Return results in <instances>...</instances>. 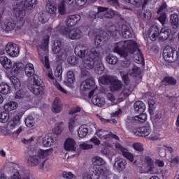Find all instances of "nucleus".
Segmentation results:
<instances>
[{
  "label": "nucleus",
  "instance_id": "a211bd4d",
  "mask_svg": "<svg viewBox=\"0 0 179 179\" xmlns=\"http://www.w3.org/2000/svg\"><path fill=\"white\" fill-rule=\"evenodd\" d=\"M171 34V29L167 27L162 28L159 32L160 41H166Z\"/></svg>",
  "mask_w": 179,
  "mask_h": 179
},
{
  "label": "nucleus",
  "instance_id": "f704fd0d",
  "mask_svg": "<svg viewBox=\"0 0 179 179\" xmlns=\"http://www.w3.org/2000/svg\"><path fill=\"white\" fill-rule=\"evenodd\" d=\"M89 132V129L86 127V125H82L79 127L78 130V135L79 138H85L86 135H87Z\"/></svg>",
  "mask_w": 179,
  "mask_h": 179
},
{
  "label": "nucleus",
  "instance_id": "5701e85b",
  "mask_svg": "<svg viewBox=\"0 0 179 179\" xmlns=\"http://www.w3.org/2000/svg\"><path fill=\"white\" fill-rule=\"evenodd\" d=\"M134 108L137 114H143V113H145V110H146V106L143 102L138 101L134 104Z\"/></svg>",
  "mask_w": 179,
  "mask_h": 179
},
{
  "label": "nucleus",
  "instance_id": "5fc2aeb1",
  "mask_svg": "<svg viewBox=\"0 0 179 179\" xmlns=\"http://www.w3.org/2000/svg\"><path fill=\"white\" fill-rule=\"evenodd\" d=\"M38 19L41 23H46L47 20H48L45 17V14H44V11L38 13Z\"/></svg>",
  "mask_w": 179,
  "mask_h": 179
},
{
  "label": "nucleus",
  "instance_id": "412c9836",
  "mask_svg": "<svg viewBox=\"0 0 179 179\" xmlns=\"http://www.w3.org/2000/svg\"><path fill=\"white\" fill-rule=\"evenodd\" d=\"M125 166H127V161L122 158H116L114 163V167L117 169L118 171H122L125 170Z\"/></svg>",
  "mask_w": 179,
  "mask_h": 179
},
{
  "label": "nucleus",
  "instance_id": "9b49d317",
  "mask_svg": "<svg viewBox=\"0 0 179 179\" xmlns=\"http://www.w3.org/2000/svg\"><path fill=\"white\" fill-rule=\"evenodd\" d=\"M131 132L135 136H149L152 132V127L150 126L137 127L131 130Z\"/></svg>",
  "mask_w": 179,
  "mask_h": 179
},
{
  "label": "nucleus",
  "instance_id": "a19ab883",
  "mask_svg": "<svg viewBox=\"0 0 179 179\" xmlns=\"http://www.w3.org/2000/svg\"><path fill=\"white\" fill-rule=\"evenodd\" d=\"M106 62L109 64L110 65H115L117 62H118V58L116 56H114L113 55H108L106 58Z\"/></svg>",
  "mask_w": 179,
  "mask_h": 179
},
{
  "label": "nucleus",
  "instance_id": "39448f33",
  "mask_svg": "<svg viewBox=\"0 0 179 179\" xmlns=\"http://www.w3.org/2000/svg\"><path fill=\"white\" fill-rule=\"evenodd\" d=\"M50 43V36L45 35L43 36V41L40 45V48H38V52L39 58L43 66L47 69L50 68V60L48 59V44Z\"/></svg>",
  "mask_w": 179,
  "mask_h": 179
},
{
  "label": "nucleus",
  "instance_id": "4c0bfd02",
  "mask_svg": "<svg viewBox=\"0 0 179 179\" xmlns=\"http://www.w3.org/2000/svg\"><path fill=\"white\" fill-rule=\"evenodd\" d=\"M95 71L98 73V75H101L104 71V65L101 63V60H97L95 63Z\"/></svg>",
  "mask_w": 179,
  "mask_h": 179
},
{
  "label": "nucleus",
  "instance_id": "b1692460",
  "mask_svg": "<svg viewBox=\"0 0 179 179\" xmlns=\"http://www.w3.org/2000/svg\"><path fill=\"white\" fill-rule=\"evenodd\" d=\"M98 11L92 15V19H96V17H99V19H103L106 17V12L108 10V8L106 7H97Z\"/></svg>",
  "mask_w": 179,
  "mask_h": 179
},
{
  "label": "nucleus",
  "instance_id": "c03bdc74",
  "mask_svg": "<svg viewBox=\"0 0 179 179\" xmlns=\"http://www.w3.org/2000/svg\"><path fill=\"white\" fill-rule=\"evenodd\" d=\"M149 113L150 115L153 114V110L156 108V101L153 99H148Z\"/></svg>",
  "mask_w": 179,
  "mask_h": 179
},
{
  "label": "nucleus",
  "instance_id": "e2e57ef3",
  "mask_svg": "<svg viewBox=\"0 0 179 179\" xmlns=\"http://www.w3.org/2000/svg\"><path fill=\"white\" fill-rule=\"evenodd\" d=\"M157 150L161 157H166V148L164 147L159 146L157 147Z\"/></svg>",
  "mask_w": 179,
  "mask_h": 179
},
{
  "label": "nucleus",
  "instance_id": "864d4df0",
  "mask_svg": "<svg viewBox=\"0 0 179 179\" xmlns=\"http://www.w3.org/2000/svg\"><path fill=\"white\" fill-rule=\"evenodd\" d=\"M24 122L28 128H32L34 126V120H33V117H27Z\"/></svg>",
  "mask_w": 179,
  "mask_h": 179
},
{
  "label": "nucleus",
  "instance_id": "e433bc0d",
  "mask_svg": "<svg viewBox=\"0 0 179 179\" xmlns=\"http://www.w3.org/2000/svg\"><path fill=\"white\" fill-rule=\"evenodd\" d=\"M177 83V80L173 77H165L162 80V84L164 86H169V85L173 86Z\"/></svg>",
  "mask_w": 179,
  "mask_h": 179
},
{
  "label": "nucleus",
  "instance_id": "393cba45",
  "mask_svg": "<svg viewBox=\"0 0 179 179\" xmlns=\"http://www.w3.org/2000/svg\"><path fill=\"white\" fill-rule=\"evenodd\" d=\"M25 75L27 78H31V76H36L34 75V66L31 63H27L24 68Z\"/></svg>",
  "mask_w": 179,
  "mask_h": 179
},
{
  "label": "nucleus",
  "instance_id": "473e14b6",
  "mask_svg": "<svg viewBox=\"0 0 179 179\" xmlns=\"http://www.w3.org/2000/svg\"><path fill=\"white\" fill-rule=\"evenodd\" d=\"M3 108L5 111L9 113V111H13V110H16L17 108V103L15 101H10L5 103Z\"/></svg>",
  "mask_w": 179,
  "mask_h": 179
},
{
  "label": "nucleus",
  "instance_id": "f3484780",
  "mask_svg": "<svg viewBox=\"0 0 179 179\" xmlns=\"http://www.w3.org/2000/svg\"><path fill=\"white\" fill-rule=\"evenodd\" d=\"M80 20V15H69L68 18L66 20L67 26L69 27H72L73 26H76L77 23H79V21Z\"/></svg>",
  "mask_w": 179,
  "mask_h": 179
},
{
  "label": "nucleus",
  "instance_id": "f257e3e1",
  "mask_svg": "<svg viewBox=\"0 0 179 179\" xmlns=\"http://www.w3.org/2000/svg\"><path fill=\"white\" fill-rule=\"evenodd\" d=\"M115 52H117L118 55L127 60H129L132 54H134V58L137 64L145 62L142 50L139 49L138 43L133 40L117 43L115 45Z\"/></svg>",
  "mask_w": 179,
  "mask_h": 179
},
{
  "label": "nucleus",
  "instance_id": "a18cd8bd",
  "mask_svg": "<svg viewBox=\"0 0 179 179\" xmlns=\"http://www.w3.org/2000/svg\"><path fill=\"white\" fill-rule=\"evenodd\" d=\"M92 163L94 166H103L104 163V159L100 157H94L92 158Z\"/></svg>",
  "mask_w": 179,
  "mask_h": 179
},
{
  "label": "nucleus",
  "instance_id": "ea45409f",
  "mask_svg": "<svg viewBox=\"0 0 179 179\" xmlns=\"http://www.w3.org/2000/svg\"><path fill=\"white\" fill-rule=\"evenodd\" d=\"M92 101L94 106H97L98 107H103L105 104L104 100L96 95L93 96Z\"/></svg>",
  "mask_w": 179,
  "mask_h": 179
},
{
  "label": "nucleus",
  "instance_id": "cd10ccee",
  "mask_svg": "<svg viewBox=\"0 0 179 179\" xmlns=\"http://www.w3.org/2000/svg\"><path fill=\"white\" fill-rule=\"evenodd\" d=\"M169 23L173 29H178L179 26V15L177 13L171 14L170 15Z\"/></svg>",
  "mask_w": 179,
  "mask_h": 179
},
{
  "label": "nucleus",
  "instance_id": "7ed1b4c3",
  "mask_svg": "<svg viewBox=\"0 0 179 179\" xmlns=\"http://www.w3.org/2000/svg\"><path fill=\"white\" fill-rule=\"evenodd\" d=\"M32 153H36V155H31L27 157V162L30 166H38L40 170L44 169L45 162H47V155L48 152L44 150H37L36 148H31Z\"/></svg>",
  "mask_w": 179,
  "mask_h": 179
},
{
  "label": "nucleus",
  "instance_id": "2eb2a0df",
  "mask_svg": "<svg viewBox=\"0 0 179 179\" xmlns=\"http://www.w3.org/2000/svg\"><path fill=\"white\" fill-rule=\"evenodd\" d=\"M115 148L122 152L123 156L126 157V159H128L130 162H134V155L129 152L127 148H123L120 143H115Z\"/></svg>",
  "mask_w": 179,
  "mask_h": 179
},
{
  "label": "nucleus",
  "instance_id": "f8f14e48",
  "mask_svg": "<svg viewBox=\"0 0 179 179\" xmlns=\"http://www.w3.org/2000/svg\"><path fill=\"white\" fill-rule=\"evenodd\" d=\"M7 54L10 55V57H17L19 55V53L20 52V48H19V45L10 42L6 45L5 48Z\"/></svg>",
  "mask_w": 179,
  "mask_h": 179
},
{
  "label": "nucleus",
  "instance_id": "f03ea898",
  "mask_svg": "<svg viewBox=\"0 0 179 179\" xmlns=\"http://www.w3.org/2000/svg\"><path fill=\"white\" fill-rule=\"evenodd\" d=\"M14 14L17 17V23L12 18H6L1 23V29L3 31L9 33L15 30L17 26V29L20 30L23 27V3H17L14 8Z\"/></svg>",
  "mask_w": 179,
  "mask_h": 179
},
{
  "label": "nucleus",
  "instance_id": "6e6552de",
  "mask_svg": "<svg viewBox=\"0 0 179 179\" xmlns=\"http://www.w3.org/2000/svg\"><path fill=\"white\" fill-rule=\"evenodd\" d=\"M23 117V113H18L15 115L8 124V129L11 134L15 135H19L23 131L22 126L19 127L22 123V117Z\"/></svg>",
  "mask_w": 179,
  "mask_h": 179
},
{
  "label": "nucleus",
  "instance_id": "338daca9",
  "mask_svg": "<svg viewBox=\"0 0 179 179\" xmlns=\"http://www.w3.org/2000/svg\"><path fill=\"white\" fill-rule=\"evenodd\" d=\"M31 173L28 169H24L23 171V179H31Z\"/></svg>",
  "mask_w": 179,
  "mask_h": 179
},
{
  "label": "nucleus",
  "instance_id": "9d476101",
  "mask_svg": "<svg viewBox=\"0 0 179 179\" xmlns=\"http://www.w3.org/2000/svg\"><path fill=\"white\" fill-rule=\"evenodd\" d=\"M178 52L174 48L166 46L163 51V58L165 59L166 62L171 64L173 62H176L178 59Z\"/></svg>",
  "mask_w": 179,
  "mask_h": 179
},
{
  "label": "nucleus",
  "instance_id": "c85d7f7f",
  "mask_svg": "<svg viewBox=\"0 0 179 179\" xmlns=\"http://www.w3.org/2000/svg\"><path fill=\"white\" fill-rule=\"evenodd\" d=\"M66 80L64 83H66L67 86H71L72 84L75 83L76 79L75 78V73L72 71H69L66 73Z\"/></svg>",
  "mask_w": 179,
  "mask_h": 179
},
{
  "label": "nucleus",
  "instance_id": "680f3d73",
  "mask_svg": "<svg viewBox=\"0 0 179 179\" xmlns=\"http://www.w3.org/2000/svg\"><path fill=\"white\" fill-rule=\"evenodd\" d=\"M133 148L136 150L137 152H143V145L141 144L140 143H136L133 144Z\"/></svg>",
  "mask_w": 179,
  "mask_h": 179
},
{
  "label": "nucleus",
  "instance_id": "4d7b16f0",
  "mask_svg": "<svg viewBox=\"0 0 179 179\" xmlns=\"http://www.w3.org/2000/svg\"><path fill=\"white\" fill-rule=\"evenodd\" d=\"M58 12L60 15H65L66 13V8H65V3L61 2L59 4Z\"/></svg>",
  "mask_w": 179,
  "mask_h": 179
},
{
  "label": "nucleus",
  "instance_id": "423d86ee",
  "mask_svg": "<svg viewBox=\"0 0 179 179\" xmlns=\"http://www.w3.org/2000/svg\"><path fill=\"white\" fill-rule=\"evenodd\" d=\"M99 82L102 85H110L111 92H118L122 87V83L116 76H103L99 78Z\"/></svg>",
  "mask_w": 179,
  "mask_h": 179
},
{
  "label": "nucleus",
  "instance_id": "bb28decb",
  "mask_svg": "<svg viewBox=\"0 0 179 179\" xmlns=\"http://www.w3.org/2000/svg\"><path fill=\"white\" fill-rule=\"evenodd\" d=\"M21 71H23V63L22 62H14L13 66L11 67V73L17 75V73H20Z\"/></svg>",
  "mask_w": 179,
  "mask_h": 179
},
{
  "label": "nucleus",
  "instance_id": "79ce46f5",
  "mask_svg": "<svg viewBox=\"0 0 179 179\" xmlns=\"http://www.w3.org/2000/svg\"><path fill=\"white\" fill-rule=\"evenodd\" d=\"M129 73L131 76H134V78H136L138 76L139 79H141V69L139 67L134 66L132 69L130 70Z\"/></svg>",
  "mask_w": 179,
  "mask_h": 179
},
{
  "label": "nucleus",
  "instance_id": "6e6d98bb",
  "mask_svg": "<svg viewBox=\"0 0 179 179\" xmlns=\"http://www.w3.org/2000/svg\"><path fill=\"white\" fill-rule=\"evenodd\" d=\"M139 115L135 117V120L138 121V122H145L147 119L146 114L145 113H138Z\"/></svg>",
  "mask_w": 179,
  "mask_h": 179
},
{
  "label": "nucleus",
  "instance_id": "1a4fd4ad",
  "mask_svg": "<svg viewBox=\"0 0 179 179\" xmlns=\"http://www.w3.org/2000/svg\"><path fill=\"white\" fill-rule=\"evenodd\" d=\"M80 92H87L91 90L89 93V99L93 97L94 92L97 90V87L96 86V82L93 78H90L83 81L80 85Z\"/></svg>",
  "mask_w": 179,
  "mask_h": 179
},
{
  "label": "nucleus",
  "instance_id": "de8ad7c7",
  "mask_svg": "<svg viewBox=\"0 0 179 179\" xmlns=\"http://www.w3.org/2000/svg\"><path fill=\"white\" fill-rule=\"evenodd\" d=\"M100 178V173H94L89 175V173H84L83 175V179H99Z\"/></svg>",
  "mask_w": 179,
  "mask_h": 179
},
{
  "label": "nucleus",
  "instance_id": "6ab92c4d",
  "mask_svg": "<svg viewBox=\"0 0 179 179\" xmlns=\"http://www.w3.org/2000/svg\"><path fill=\"white\" fill-rule=\"evenodd\" d=\"M76 143L72 138H68L64 143V149L65 150H68L69 152H76V147L75 146Z\"/></svg>",
  "mask_w": 179,
  "mask_h": 179
},
{
  "label": "nucleus",
  "instance_id": "72a5a7b5",
  "mask_svg": "<svg viewBox=\"0 0 179 179\" xmlns=\"http://www.w3.org/2000/svg\"><path fill=\"white\" fill-rule=\"evenodd\" d=\"M122 34L124 38H131V37H132V33L131 32V29L127 25H122Z\"/></svg>",
  "mask_w": 179,
  "mask_h": 179
},
{
  "label": "nucleus",
  "instance_id": "0eeeda50",
  "mask_svg": "<svg viewBox=\"0 0 179 179\" xmlns=\"http://www.w3.org/2000/svg\"><path fill=\"white\" fill-rule=\"evenodd\" d=\"M43 80L41 77L38 76H34L32 80H28V83L27 85V88L31 93L35 96H38L43 93Z\"/></svg>",
  "mask_w": 179,
  "mask_h": 179
},
{
  "label": "nucleus",
  "instance_id": "a878e982",
  "mask_svg": "<svg viewBox=\"0 0 179 179\" xmlns=\"http://www.w3.org/2000/svg\"><path fill=\"white\" fill-rule=\"evenodd\" d=\"M62 110V103L61 102V100H59V98H55L53 104H52V113H56L57 114L58 113H61V110Z\"/></svg>",
  "mask_w": 179,
  "mask_h": 179
},
{
  "label": "nucleus",
  "instance_id": "58836bf2",
  "mask_svg": "<svg viewBox=\"0 0 179 179\" xmlns=\"http://www.w3.org/2000/svg\"><path fill=\"white\" fill-rule=\"evenodd\" d=\"M96 135H97V136H99L100 139H108V138H110V134H108V131L103 129L96 130Z\"/></svg>",
  "mask_w": 179,
  "mask_h": 179
},
{
  "label": "nucleus",
  "instance_id": "8fccbe9b",
  "mask_svg": "<svg viewBox=\"0 0 179 179\" xmlns=\"http://www.w3.org/2000/svg\"><path fill=\"white\" fill-rule=\"evenodd\" d=\"M64 122H61L56 124V127L54 129V132L56 135H60L62 133Z\"/></svg>",
  "mask_w": 179,
  "mask_h": 179
},
{
  "label": "nucleus",
  "instance_id": "aec40b11",
  "mask_svg": "<svg viewBox=\"0 0 179 179\" xmlns=\"http://www.w3.org/2000/svg\"><path fill=\"white\" fill-rule=\"evenodd\" d=\"M37 3V0H24L23 10L25 12H31L34 8V5Z\"/></svg>",
  "mask_w": 179,
  "mask_h": 179
},
{
  "label": "nucleus",
  "instance_id": "bf43d9fd",
  "mask_svg": "<svg viewBox=\"0 0 179 179\" xmlns=\"http://www.w3.org/2000/svg\"><path fill=\"white\" fill-rule=\"evenodd\" d=\"M143 19H144V20H150V19H152V12L149 10H146L143 14Z\"/></svg>",
  "mask_w": 179,
  "mask_h": 179
},
{
  "label": "nucleus",
  "instance_id": "3c124183",
  "mask_svg": "<svg viewBox=\"0 0 179 179\" xmlns=\"http://www.w3.org/2000/svg\"><path fill=\"white\" fill-rule=\"evenodd\" d=\"M0 121L3 124L8 122L9 121V113L6 112L0 113Z\"/></svg>",
  "mask_w": 179,
  "mask_h": 179
},
{
  "label": "nucleus",
  "instance_id": "ddd939ff",
  "mask_svg": "<svg viewBox=\"0 0 179 179\" xmlns=\"http://www.w3.org/2000/svg\"><path fill=\"white\" fill-rule=\"evenodd\" d=\"M64 34L68 36L71 40H79L82 37V31L78 28L70 29L69 28H65Z\"/></svg>",
  "mask_w": 179,
  "mask_h": 179
},
{
  "label": "nucleus",
  "instance_id": "603ef678",
  "mask_svg": "<svg viewBox=\"0 0 179 179\" xmlns=\"http://www.w3.org/2000/svg\"><path fill=\"white\" fill-rule=\"evenodd\" d=\"M55 76L57 80H59V81L62 80V68L57 67L55 71Z\"/></svg>",
  "mask_w": 179,
  "mask_h": 179
},
{
  "label": "nucleus",
  "instance_id": "37998d69",
  "mask_svg": "<svg viewBox=\"0 0 179 179\" xmlns=\"http://www.w3.org/2000/svg\"><path fill=\"white\" fill-rule=\"evenodd\" d=\"M10 80L13 84V85L14 86V89L15 90L20 89L21 84L19 78H17L16 76H12L10 78Z\"/></svg>",
  "mask_w": 179,
  "mask_h": 179
},
{
  "label": "nucleus",
  "instance_id": "20e7f679",
  "mask_svg": "<svg viewBox=\"0 0 179 179\" xmlns=\"http://www.w3.org/2000/svg\"><path fill=\"white\" fill-rule=\"evenodd\" d=\"M75 54L80 58H83V64L85 69H93L96 65V62L93 57L87 55V48L86 46L78 45L75 48Z\"/></svg>",
  "mask_w": 179,
  "mask_h": 179
},
{
  "label": "nucleus",
  "instance_id": "2f4dec72",
  "mask_svg": "<svg viewBox=\"0 0 179 179\" xmlns=\"http://www.w3.org/2000/svg\"><path fill=\"white\" fill-rule=\"evenodd\" d=\"M150 38L152 41H156L157 37H159V28L157 27H152L150 29Z\"/></svg>",
  "mask_w": 179,
  "mask_h": 179
},
{
  "label": "nucleus",
  "instance_id": "09e8293b",
  "mask_svg": "<svg viewBox=\"0 0 179 179\" xmlns=\"http://www.w3.org/2000/svg\"><path fill=\"white\" fill-rule=\"evenodd\" d=\"M46 10L48 13L54 15L57 12V7L54 6V3H46Z\"/></svg>",
  "mask_w": 179,
  "mask_h": 179
},
{
  "label": "nucleus",
  "instance_id": "7c9ffc66",
  "mask_svg": "<svg viewBox=\"0 0 179 179\" xmlns=\"http://www.w3.org/2000/svg\"><path fill=\"white\" fill-rule=\"evenodd\" d=\"M106 38H107V33L102 31L99 34L96 35L94 43L96 45H100V43H104Z\"/></svg>",
  "mask_w": 179,
  "mask_h": 179
},
{
  "label": "nucleus",
  "instance_id": "13d9d810",
  "mask_svg": "<svg viewBox=\"0 0 179 179\" xmlns=\"http://www.w3.org/2000/svg\"><path fill=\"white\" fill-rule=\"evenodd\" d=\"M125 2L131 3V5H134V6H137V8H139V6L142 5V0H125Z\"/></svg>",
  "mask_w": 179,
  "mask_h": 179
},
{
  "label": "nucleus",
  "instance_id": "c756f323",
  "mask_svg": "<svg viewBox=\"0 0 179 179\" xmlns=\"http://www.w3.org/2000/svg\"><path fill=\"white\" fill-rule=\"evenodd\" d=\"M55 141L54 137L45 136L43 140V145L45 146V148H50V146H54V145H55Z\"/></svg>",
  "mask_w": 179,
  "mask_h": 179
},
{
  "label": "nucleus",
  "instance_id": "052dcab7",
  "mask_svg": "<svg viewBox=\"0 0 179 179\" xmlns=\"http://www.w3.org/2000/svg\"><path fill=\"white\" fill-rule=\"evenodd\" d=\"M167 19V14L165 13H162L160 14L159 17H158V20L162 23V24H166V20Z\"/></svg>",
  "mask_w": 179,
  "mask_h": 179
},
{
  "label": "nucleus",
  "instance_id": "dca6fc26",
  "mask_svg": "<svg viewBox=\"0 0 179 179\" xmlns=\"http://www.w3.org/2000/svg\"><path fill=\"white\" fill-rule=\"evenodd\" d=\"M53 54H56L57 57H62V43L59 40L55 41L52 48Z\"/></svg>",
  "mask_w": 179,
  "mask_h": 179
},
{
  "label": "nucleus",
  "instance_id": "4be33fe9",
  "mask_svg": "<svg viewBox=\"0 0 179 179\" xmlns=\"http://www.w3.org/2000/svg\"><path fill=\"white\" fill-rule=\"evenodd\" d=\"M0 64L2 65L3 68L4 69H11L13 65H12V61L10 59L8 58L6 56H1L0 57Z\"/></svg>",
  "mask_w": 179,
  "mask_h": 179
},
{
  "label": "nucleus",
  "instance_id": "0e129e2a",
  "mask_svg": "<svg viewBox=\"0 0 179 179\" xmlns=\"http://www.w3.org/2000/svg\"><path fill=\"white\" fill-rule=\"evenodd\" d=\"M63 177L64 178H68V179H72V178H76V176L72 173V172H63Z\"/></svg>",
  "mask_w": 179,
  "mask_h": 179
},
{
  "label": "nucleus",
  "instance_id": "69168bd1",
  "mask_svg": "<svg viewBox=\"0 0 179 179\" xmlns=\"http://www.w3.org/2000/svg\"><path fill=\"white\" fill-rule=\"evenodd\" d=\"M115 13H114V10H109L106 11L105 13V17L106 19H111L112 17H114Z\"/></svg>",
  "mask_w": 179,
  "mask_h": 179
},
{
  "label": "nucleus",
  "instance_id": "774afa93",
  "mask_svg": "<svg viewBox=\"0 0 179 179\" xmlns=\"http://www.w3.org/2000/svg\"><path fill=\"white\" fill-rule=\"evenodd\" d=\"M67 62L70 65H75L76 64V57L75 56H70L67 58Z\"/></svg>",
  "mask_w": 179,
  "mask_h": 179
},
{
  "label": "nucleus",
  "instance_id": "c9c22d12",
  "mask_svg": "<svg viewBox=\"0 0 179 179\" xmlns=\"http://www.w3.org/2000/svg\"><path fill=\"white\" fill-rule=\"evenodd\" d=\"M0 93H2V94H9V93H10V86H9L6 83H1Z\"/></svg>",
  "mask_w": 179,
  "mask_h": 179
},
{
  "label": "nucleus",
  "instance_id": "49530a36",
  "mask_svg": "<svg viewBox=\"0 0 179 179\" xmlns=\"http://www.w3.org/2000/svg\"><path fill=\"white\" fill-rule=\"evenodd\" d=\"M133 91L134 88L129 87V85H126L121 94L123 95L124 97L127 98L132 93Z\"/></svg>",
  "mask_w": 179,
  "mask_h": 179
},
{
  "label": "nucleus",
  "instance_id": "4468645a",
  "mask_svg": "<svg viewBox=\"0 0 179 179\" xmlns=\"http://www.w3.org/2000/svg\"><path fill=\"white\" fill-rule=\"evenodd\" d=\"M103 54V48L100 46H96L92 48L88 55L89 57H91L96 61H100L101 59V55Z\"/></svg>",
  "mask_w": 179,
  "mask_h": 179
}]
</instances>
